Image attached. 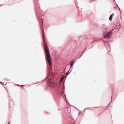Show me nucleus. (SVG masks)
<instances>
[{"label": "nucleus", "instance_id": "nucleus-7", "mask_svg": "<svg viewBox=\"0 0 124 124\" xmlns=\"http://www.w3.org/2000/svg\"><path fill=\"white\" fill-rule=\"evenodd\" d=\"M82 55V54H81V55L79 57V58H80L81 57Z\"/></svg>", "mask_w": 124, "mask_h": 124}, {"label": "nucleus", "instance_id": "nucleus-11", "mask_svg": "<svg viewBox=\"0 0 124 124\" xmlns=\"http://www.w3.org/2000/svg\"><path fill=\"white\" fill-rule=\"evenodd\" d=\"M71 67H70V69H69V70L70 69Z\"/></svg>", "mask_w": 124, "mask_h": 124}, {"label": "nucleus", "instance_id": "nucleus-8", "mask_svg": "<svg viewBox=\"0 0 124 124\" xmlns=\"http://www.w3.org/2000/svg\"><path fill=\"white\" fill-rule=\"evenodd\" d=\"M66 74L67 75H68V73H66Z\"/></svg>", "mask_w": 124, "mask_h": 124}, {"label": "nucleus", "instance_id": "nucleus-9", "mask_svg": "<svg viewBox=\"0 0 124 124\" xmlns=\"http://www.w3.org/2000/svg\"><path fill=\"white\" fill-rule=\"evenodd\" d=\"M10 123L9 122V123H8V124H10Z\"/></svg>", "mask_w": 124, "mask_h": 124}, {"label": "nucleus", "instance_id": "nucleus-3", "mask_svg": "<svg viewBox=\"0 0 124 124\" xmlns=\"http://www.w3.org/2000/svg\"><path fill=\"white\" fill-rule=\"evenodd\" d=\"M111 35V33L110 32L108 33L106 36H104L105 38L106 39H108L110 37Z\"/></svg>", "mask_w": 124, "mask_h": 124}, {"label": "nucleus", "instance_id": "nucleus-2", "mask_svg": "<svg viewBox=\"0 0 124 124\" xmlns=\"http://www.w3.org/2000/svg\"><path fill=\"white\" fill-rule=\"evenodd\" d=\"M48 85L50 86L53 87L54 86V84L53 83L51 82V79H50L48 82Z\"/></svg>", "mask_w": 124, "mask_h": 124}, {"label": "nucleus", "instance_id": "nucleus-4", "mask_svg": "<svg viewBox=\"0 0 124 124\" xmlns=\"http://www.w3.org/2000/svg\"><path fill=\"white\" fill-rule=\"evenodd\" d=\"M113 16V14H112L110 15L109 18V20L110 21H111L112 20V18Z\"/></svg>", "mask_w": 124, "mask_h": 124}, {"label": "nucleus", "instance_id": "nucleus-10", "mask_svg": "<svg viewBox=\"0 0 124 124\" xmlns=\"http://www.w3.org/2000/svg\"><path fill=\"white\" fill-rule=\"evenodd\" d=\"M71 67H70V69H69V70L70 69Z\"/></svg>", "mask_w": 124, "mask_h": 124}, {"label": "nucleus", "instance_id": "nucleus-5", "mask_svg": "<svg viewBox=\"0 0 124 124\" xmlns=\"http://www.w3.org/2000/svg\"><path fill=\"white\" fill-rule=\"evenodd\" d=\"M64 78L63 77H61L60 79V82H62V81L64 79Z\"/></svg>", "mask_w": 124, "mask_h": 124}, {"label": "nucleus", "instance_id": "nucleus-1", "mask_svg": "<svg viewBox=\"0 0 124 124\" xmlns=\"http://www.w3.org/2000/svg\"><path fill=\"white\" fill-rule=\"evenodd\" d=\"M43 39L44 42V45L46 53L47 60L49 63V66H50L52 64V62L50 58V55L48 49L47 45L45 42L44 39V38H43Z\"/></svg>", "mask_w": 124, "mask_h": 124}, {"label": "nucleus", "instance_id": "nucleus-6", "mask_svg": "<svg viewBox=\"0 0 124 124\" xmlns=\"http://www.w3.org/2000/svg\"><path fill=\"white\" fill-rule=\"evenodd\" d=\"M74 61H73L72 63V62H71L70 63V64L71 65V67L72 66L74 63Z\"/></svg>", "mask_w": 124, "mask_h": 124}]
</instances>
